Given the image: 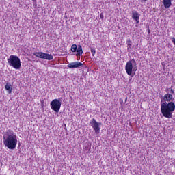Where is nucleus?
<instances>
[{"instance_id":"nucleus-14","label":"nucleus","mask_w":175,"mask_h":175,"mask_svg":"<svg viewBox=\"0 0 175 175\" xmlns=\"http://www.w3.org/2000/svg\"><path fill=\"white\" fill-rule=\"evenodd\" d=\"M77 51V45L72 44V46H71V51L72 53H76Z\"/></svg>"},{"instance_id":"nucleus-9","label":"nucleus","mask_w":175,"mask_h":175,"mask_svg":"<svg viewBox=\"0 0 175 175\" xmlns=\"http://www.w3.org/2000/svg\"><path fill=\"white\" fill-rule=\"evenodd\" d=\"M54 59V56L51 54L49 53H43L42 55V59H46L47 61H51Z\"/></svg>"},{"instance_id":"nucleus-6","label":"nucleus","mask_w":175,"mask_h":175,"mask_svg":"<svg viewBox=\"0 0 175 175\" xmlns=\"http://www.w3.org/2000/svg\"><path fill=\"white\" fill-rule=\"evenodd\" d=\"M90 124L92 128H93L95 133L98 134L99 132H100V125H102V123L98 122L95 118H93L90 122Z\"/></svg>"},{"instance_id":"nucleus-19","label":"nucleus","mask_w":175,"mask_h":175,"mask_svg":"<svg viewBox=\"0 0 175 175\" xmlns=\"http://www.w3.org/2000/svg\"><path fill=\"white\" fill-rule=\"evenodd\" d=\"M128 49H131V46L128 47Z\"/></svg>"},{"instance_id":"nucleus-13","label":"nucleus","mask_w":175,"mask_h":175,"mask_svg":"<svg viewBox=\"0 0 175 175\" xmlns=\"http://www.w3.org/2000/svg\"><path fill=\"white\" fill-rule=\"evenodd\" d=\"M43 52H36L33 53V55H35V57H37L38 58H43Z\"/></svg>"},{"instance_id":"nucleus-12","label":"nucleus","mask_w":175,"mask_h":175,"mask_svg":"<svg viewBox=\"0 0 175 175\" xmlns=\"http://www.w3.org/2000/svg\"><path fill=\"white\" fill-rule=\"evenodd\" d=\"M163 5L165 9H168L170 6H172V0H163Z\"/></svg>"},{"instance_id":"nucleus-18","label":"nucleus","mask_w":175,"mask_h":175,"mask_svg":"<svg viewBox=\"0 0 175 175\" xmlns=\"http://www.w3.org/2000/svg\"><path fill=\"white\" fill-rule=\"evenodd\" d=\"M100 17H101V18L103 17V15L100 14Z\"/></svg>"},{"instance_id":"nucleus-1","label":"nucleus","mask_w":175,"mask_h":175,"mask_svg":"<svg viewBox=\"0 0 175 175\" xmlns=\"http://www.w3.org/2000/svg\"><path fill=\"white\" fill-rule=\"evenodd\" d=\"M163 100L161 102V111L165 118H173V112L175 110V104L173 100V95L167 93L164 95Z\"/></svg>"},{"instance_id":"nucleus-4","label":"nucleus","mask_w":175,"mask_h":175,"mask_svg":"<svg viewBox=\"0 0 175 175\" xmlns=\"http://www.w3.org/2000/svg\"><path fill=\"white\" fill-rule=\"evenodd\" d=\"M8 61L10 66H12L14 69L18 70L21 68V60L17 55H11Z\"/></svg>"},{"instance_id":"nucleus-17","label":"nucleus","mask_w":175,"mask_h":175,"mask_svg":"<svg viewBox=\"0 0 175 175\" xmlns=\"http://www.w3.org/2000/svg\"><path fill=\"white\" fill-rule=\"evenodd\" d=\"M170 94H174V90H173V89H171V90H170Z\"/></svg>"},{"instance_id":"nucleus-2","label":"nucleus","mask_w":175,"mask_h":175,"mask_svg":"<svg viewBox=\"0 0 175 175\" xmlns=\"http://www.w3.org/2000/svg\"><path fill=\"white\" fill-rule=\"evenodd\" d=\"M3 144L9 150H14L17 146V135L12 130L7 131L3 135Z\"/></svg>"},{"instance_id":"nucleus-11","label":"nucleus","mask_w":175,"mask_h":175,"mask_svg":"<svg viewBox=\"0 0 175 175\" xmlns=\"http://www.w3.org/2000/svg\"><path fill=\"white\" fill-rule=\"evenodd\" d=\"M77 57H79L83 54V47H81V45H79L78 47L77 48Z\"/></svg>"},{"instance_id":"nucleus-3","label":"nucleus","mask_w":175,"mask_h":175,"mask_svg":"<svg viewBox=\"0 0 175 175\" xmlns=\"http://www.w3.org/2000/svg\"><path fill=\"white\" fill-rule=\"evenodd\" d=\"M125 70L129 76H131V77H133V76H135L136 70H137L136 61L135 59H132L127 62L125 66Z\"/></svg>"},{"instance_id":"nucleus-10","label":"nucleus","mask_w":175,"mask_h":175,"mask_svg":"<svg viewBox=\"0 0 175 175\" xmlns=\"http://www.w3.org/2000/svg\"><path fill=\"white\" fill-rule=\"evenodd\" d=\"M5 89L8 91V94H12V91H13V88H12V85L9 83H6Z\"/></svg>"},{"instance_id":"nucleus-7","label":"nucleus","mask_w":175,"mask_h":175,"mask_svg":"<svg viewBox=\"0 0 175 175\" xmlns=\"http://www.w3.org/2000/svg\"><path fill=\"white\" fill-rule=\"evenodd\" d=\"M67 66L70 69H73L76 68H80V66H83V64L80 62H74L68 64Z\"/></svg>"},{"instance_id":"nucleus-5","label":"nucleus","mask_w":175,"mask_h":175,"mask_svg":"<svg viewBox=\"0 0 175 175\" xmlns=\"http://www.w3.org/2000/svg\"><path fill=\"white\" fill-rule=\"evenodd\" d=\"M62 102L61 98L54 99L51 102V109H52L53 111H55V113H59Z\"/></svg>"},{"instance_id":"nucleus-16","label":"nucleus","mask_w":175,"mask_h":175,"mask_svg":"<svg viewBox=\"0 0 175 175\" xmlns=\"http://www.w3.org/2000/svg\"><path fill=\"white\" fill-rule=\"evenodd\" d=\"M91 53H92V55H95L96 54V51L94 49H91Z\"/></svg>"},{"instance_id":"nucleus-8","label":"nucleus","mask_w":175,"mask_h":175,"mask_svg":"<svg viewBox=\"0 0 175 175\" xmlns=\"http://www.w3.org/2000/svg\"><path fill=\"white\" fill-rule=\"evenodd\" d=\"M132 18L136 21V24H139V23H140V14L139 12H137V11L133 10L132 12Z\"/></svg>"},{"instance_id":"nucleus-15","label":"nucleus","mask_w":175,"mask_h":175,"mask_svg":"<svg viewBox=\"0 0 175 175\" xmlns=\"http://www.w3.org/2000/svg\"><path fill=\"white\" fill-rule=\"evenodd\" d=\"M126 44L127 46H132V41H131V39L126 40Z\"/></svg>"}]
</instances>
